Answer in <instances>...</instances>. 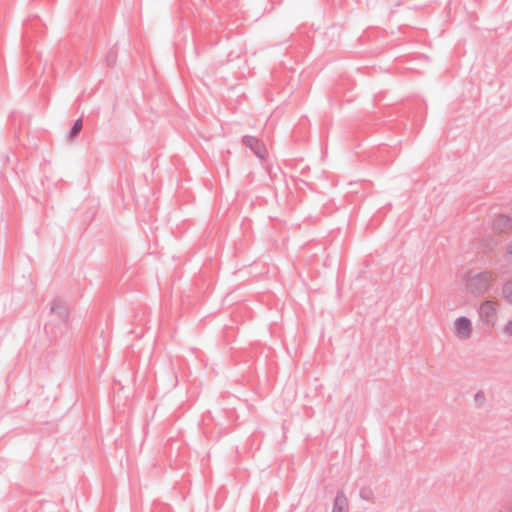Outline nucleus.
I'll list each match as a JSON object with an SVG mask.
<instances>
[{"label":"nucleus","instance_id":"obj_1","mask_svg":"<svg viewBox=\"0 0 512 512\" xmlns=\"http://www.w3.org/2000/svg\"><path fill=\"white\" fill-rule=\"evenodd\" d=\"M495 277L491 271H481L473 274H467L465 277V286L467 292L477 297L485 294L493 286Z\"/></svg>","mask_w":512,"mask_h":512},{"label":"nucleus","instance_id":"obj_2","mask_svg":"<svg viewBox=\"0 0 512 512\" xmlns=\"http://www.w3.org/2000/svg\"><path fill=\"white\" fill-rule=\"evenodd\" d=\"M499 304L493 300H485L478 308V316L480 321L488 326L494 327L498 320Z\"/></svg>","mask_w":512,"mask_h":512},{"label":"nucleus","instance_id":"obj_3","mask_svg":"<svg viewBox=\"0 0 512 512\" xmlns=\"http://www.w3.org/2000/svg\"><path fill=\"white\" fill-rule=\"evenodd\" d=\"M473 331L472 322L465 316H460L454 321V334L460 340H467Z\"/></svg>","mask_w":512,"mask_h":512},{"label":"nucleus","instance_id":"obj_4","mask_svg":"<svg viewBox=\"0 0 512 512\" xmlns=\"http://www.w3.org/2000/svg\"><path fill=\"white\" fill-rule=\"evenodd\" d=\"M242 144L249 148L259 159H265L267 150L260 139L254 136L245 135L242 137Z\"/></svg>","mask_w":512,"mask_h":512},{"label":"nucleus","instance_id":"obj_5","mask_svg":"<svg viewBox=\"0 0 512 512\" xmlns=\"http://www.w3.org/2000/svg\"><path fill=\"white\" fill-rule=\"evenodd\" d=\"M50 311L52 314L57 316L59 319H61L63 322L67 323L69 320V313L68 310L62 300L59 298H55L52 300L50 305Z\"/></svg>","mask_w":512,"mask_h":512},{"label":"nucleus","instance_id":"obj_6","mask_svg":"<svg viewBox=\"0 0 512 512\" xmlns=\"http://www.w3.org/2000/svg\"><path fill=\"white\" fill-rule=\"evenodd\" d=\"M492 228L498 232H506L512 229V218L503 214L496 215L493 219Z\"/></svg>","mask_w":512,"mask_h":512},{"label":"nucleus","instance_id":"obj_7","mask_svg":"<svg viewBox=\"0 0 512 512\" xmlns=\"http://www.w3.org/2000/svg\"><path fill=\"white\" fill-rule=\"evenodd\" d=\"M332 512H349V501L343 490H339L334 498Z\"/></svg>","mask_w":512,"mask_h":512},{"label":"nucleus","instance_id":"obj_8","mask_svg":"<svg viewBox=\"0 0 512 512\" xmlns=\"http://www.w3.org/2000/svg\"><path fill=\"white\" fill-rule=\"evenodd\" d=\"M502 296L508 303L512 304V280L504 283L502 287Z\"/></svg>","mask_w":512,"mask_h":512},{"label":"nucleus","instance_id":"obj_9","mask_svg":"<svg viewBox=\"0 0 512 512\" xmlns=\"http://www.w3.org/2000/svg\"><path fill=\"white\" fill-rule=\"evenodd\" d=\"M360 497L363 500L374 502V493L371 488L369 487H363L360 489Z\"/></svg>","mask_w":512,"mask_h":512},{"label":"nucleus","instance_id":"obj_10","mask_svg":"<svg viewBox=\"0 0 512 512\" xmlns=\"http://www.w3.org/2000/svg\"><path fill=\"white\" fill-rule=\"evenodd\" d=\"M82 129V119L79 118L75 121L74 125L71 128L69 137L74 138Z\"/></svg>","mask_w":512,"mask_h":512},{"label":"nucleus","instance_id":"obj_11","mask_svg":"<svg viewBox=\"0 0 512 512\" xmlns=\"http://www.w3.org/2000/svg\"><path fill=\"white\" fill-rule=\"evenodd\" d=\"M106 62L108 66H113L116 62V52L113 50H110L106 56Z\"/></svg>","mask_w":512,"mask_h":512},{"label":"nucleus","instance_id":"obj_12","mask_svg":"<svg viewBox=\"0 0 512 512\" xmlns=\"http://www.w3.org/2000/svg\"><path fill=\"white\" fill-rule=\"evenodd\" d=\"M504 332L507 334V335H510L512 336V320H509L505 327H504Z\"/></svg>","mask_w":512,"mask_h":512},{"label":"nucleus","instance_id":"obj_13","mask_svg":"<svg viewBox=\"0 0 512 512\" xmlns=\"http://www.w3.org/2000/svg\"><path fill=\"white\" fill-rule=\"evenodd\" d=\"M484 393L482 391H479L475 394V400L476 401H483L484 400Z\"/></svg>","mask_w":512,"mask_h":512},{"label":"nucleus","instance_id":"obj_14","mask_svg":"<svg viewBox=\"0 0 512 512\" xmlns=\"http://www.w3.org/2000/svg\"><path fill=\"white\" fill-rule=\"evenodd\" d=\"M507 253L512 257V244L507 248Z\"/></svg>","mask_w":512,"mask_h":512}]
</instances>
